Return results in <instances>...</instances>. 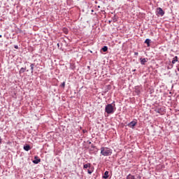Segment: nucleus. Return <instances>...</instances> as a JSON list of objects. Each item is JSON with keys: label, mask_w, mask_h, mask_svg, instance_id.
I'll list each match as a JSON object with an SVG mask.
<instances>
[{"label": "nucleus", "mask_w": 179, "mask_h": 179, "mask_svg": "<svg viewBox=\"0 0 179 179\" xmlns=\"http://www.w3.org/2000/svg\"><path fill=\"white\" fill-rule=\"evenodd\" d=\"M40 162H41V159L38 158L37 156H35L34 160L32 161V163H34V164H38Z\"/></svg>", "instance_id": "nucleus-5"}, {"label": "nucleus", "mask_w": 179, "mask_h": 179, "mask_svg": "<svg viewBox=\"0 0 179 179\" xmlns=\"http://www.w3.org/2000/svg\"><path fill=\"white\" fill-rule=\"evenodd\" d=\"M132 72H136V69H134Z\"/></svg>", "instance_id": "nucleus-24"}, {"label": "nucleus", "mask_w": 179, "mask_h": 179, "mask_svg": "<svg viewBox=\"0 0 179 179\" xmlns=\"http://www.w3.org/2000/svg\"><path fill=\"white\" fill-rule=\"evenodd\" d=\"M43 179H45V178H43Z\"/></svg>", "instance_id": "nucleus-28"}, {"label": "nucleus", "mask_w": 179, "mask_h": 179, "mask_svg": "<svg viewBox=\"0 0 179 179\" xmlns=\"http://www.w3.org/2000/svg\"><path fill=\"white\" fill-rule=\"evenodd\" d=\"M176 62H178V57L176 56L173 60H172V64H176Z\"/></svg>", "instance_id": "nucleus-11"}, {"label": "nucleus", "mask_w": 179, "mask_h": 179, "mask_svg": "<svg viewBox=\"0 0 179 179\" xmlns=\"http://www.w3.org/2000/svg\"><path fill=\"white\" fill-rule=\"evenodd\" d=\"M115 101L113 102V103H108L105 107V112H106L107 114H114V112L115 110L114 109V106H115V103H114Z\"/></svg>", "instance_id": "nucleus-1"}, {"label": "nucleus", "mask_w": 179, "mask_h": 179, "mask_svg": "<svg viewBox=\"0 0 179 179\" xmlns=\"http://www.w3.org/2000/svg\"><path fill=\"white\" fill-rule=\"evenodd\" d=\"M63 31H64V33L65 34H68V33H69L68 29H66V28H64V29H63Z\"/></svg>", "instance_id": "nucleus-16"}, {"label": "nucleus", "mask_w": 179, "mask_h": 179, "mask_svg": "<svg viewBox=\"0 0 179 179\" xmlns=\"http://www.w3.org/2000/svg\"><path fill=\"white\" fill-rule=\"evenodd\" d=\"M140 62L141 64V65H145V62H148V58H140Z\"/></svg>", "instance_id": "nucleus-7"}, {"label": "nucleus", "mask_w": 179, "mask_h": 179, "mask_svg": "<svg viewBox=\"0 0 179 179\" xmlns=\"http://www.w3.org/2000/svg\"><path fill=\"white\" fill-rule=\"evenodd\" d=\"M34 64H31L30 67H31V75H33V73H34Z\"/></svg>", "instance_id": "nucleus-10"}, {"label": "nucleus", "mask_w": 179, "mask_h": 179, "mask_svg": "<svg viewBox=\"0 0 179 179\" xmlns=\"http://www.w3.org/2000/svg\"><path fill=\"white\" fill-rule=\"evenodd\" d=\"M14 48H15L16 50H17V49L19 48V46H17V45H15L14 46Z\"/></svg>", "instance_id": "nucleus-20"}, {"label": "nucleus", "mask_w": 179, "mask_h": 179, "mask_svg": "<svg viewBox=\"0 0 179 179\" xmlns=\"http://www.w3.org/2000/svg\"><path fill=\"white\" fill-rule=\"evenodd\" d=\"M151 40L150 39H149V38H147V39H145V44H147V47H150V43H151Z\"/></svg>", "instance_id": "nucleus-8"}, {"label": "nucleus", "mask_w": 179, "mask_h": 179, "mask_svg": "<svg viewBox=\"0 0 179 179\" xmlns=\"http://www.w3.org/2000/svg\"><path fill=\"white\" fill-rule=\"evenodd\" d=\"M60 87H65V82H63L62 85H60Z\"/></svg>", "instance_id": "nucleus-19"}, {"label": "nucleus", "mask_w": 179, "mask_h": 179, "mask_svg": "<svg viewBox=\"0 0 179 179\" xmlns=\"http://www.w3.org/2000/svg\"><path fill=\"white\" fill-rule=\"evenodd\" d=\"M139 53H138V52H134V55H138Z\"/></svg>", "instance_id": "nucleus-22"}, {"label": "nucleus", "mask_w": 179, "mask_h": 179, "mask_svg": "<svg viewBox=\"0 0 179 179\" xmlns=\"http://www.w3.org/2000/svg\"><path fill=\"white\" fill-rule=\"evenodd\" d=\"M31 148L30 147V145H26L24 146V150H26V152H29Z\"/></svg>", "instance_id": "nucleus-9"}, {"label": "nucleus", "mask_w": 179, "mask_h": 179, "mask_svg": "<svg viewBox=\"0 0 179 179\" xmlns=\"http://www.w3.org/2000/svg\"><path fill=\"white\" fill-rule=\"evenodd\" d=\"M136 124H137L136 122H135V121H131V122H129V123L128 124V127H129V128L134 129V127L136 125Z\"/></svg>", "instance_id": "nucleus-6"}, {"label": "nucleus", "mask_w": 179, "mask_h": 179, "mask_svg": "<svg viewBox=\"0 0 179 179\" xmlns=\"http://www.w3.org/2000/svg\"><path fill=\"white\" fill-rule=\"evenodd\" d=\"M127 179H135V176H132L131 173H129L127 176Z\"/></svg>", "instance_id": "nucleus-14"}, {"label": "nucleus", "mask_w": 179, "mask_h": 179, "mask_svg": "<svg viewBox=\"0 0 179 179\" xmlns=\"http://www.w3.org/2000/svg\"><path fill=\"white\" fill-rule=\"evenodd\" d=\"M87 169H87L88 174H92V173L94 171V168L92 166V164L90 163H87L83 164V169L86 170Z\"/></svg>", "instance_id": "nucleus-3"}, {"label": "nucleus", "mask_w": 179, "mask_h": 179, "mask_svg": "<svg viewBox=\"0 0 179 179\" xmlns=\"http://www.w3.org/2000/svg\"><path fill=\"white\" fill-rule=\"evenodd\" d=\"M19 72L20 73H24V72H26V67L24 68L22 67Z\"/></svg>", "instance_id": "nucleus-15"}, {"label": "nucleus", "mask_w": 179, "mask_h": 179, "mask_svg": "<svg viewBox=\"0 0 179 179\" xmlns=\"http://www.w3.org/2000/svg\"><path fill=\"white\" fill-rule=\"evenodd\" d=\"M91 148L92 149V150H94V149L97 150V147H96L94 145L92 144L91 145Z\"/></svg>", "instance_id": "nucleus-17"}, {"label": "nucleus", "mask_w": 179, "mask_h": 179, "mask_svg": "<svg viewBox=\"0 0 179 179\" xmlns=\"http://www.w3.org/2000/svg\"><path fill=\"white\" fill-rule=\"evenodd\" d=\"M164 10H163V8L159 7L157 8V15H159V16H164Z\"/></svg>", "instance_id": "nucleus-4"}, {"label": "nucleus", "mask_w": 179, "mask_h": 179, "mask_svg": "<svg viewBox=\"0 0 179 179\" xmlns=\"http://www.w3.org/2000/svg\"><path fill=\"white\" fill-rule=\"evenodd\" d=\"M1 37H2V35H0V38H1Z\"/></svg>", "instance_id": "nucleus-27"}, {"label": "nucleus", "mask_w": 179, "mask_h": 179, "mask_svg": "<svg viewBox=\"0 0 179 179\" xmlns=\"http://www.w3.org/2000/svg\"><path fill=\"white\" fill-rule=\"evenodd\" d=\"M103 178H104V179L108 178V171H105V173L103 176Z\"/></svg>", "instance_id": "nucleus-12"}, {"label": "nucleus", "mask_w": 179, "mask_h": 179, "mask_svg": "<svg viewBox=\"0 0 179 179\" xmlns=\"http://www.w3.org/2000/svg\"><path fill=\"white\" fill-rule=\"evenodd\" d=\"M101 50L103 52H107V51H108V47L103 46Z\"/></svg>", "instance_id": "nucleus-13"}, {"label": "nucleus", "mask_w": 179, "mask_h": 179, "mask_svg": "<svg viewBox=\"0 0 179 179\" xmlns=\"http://www.w3.org/2000/svg\"><path fill=\"white\" fill-rule=\"evenodd\" d=\"M88 143H89V145H92V142L91 141H89Z\"/></svg>", "instance_id": "nucleus-25"}, {"label": "nucleus", "mask_w": 179, "mask_h": 179, "mask_svg": "<svg viewBox=\"0 0 179 179\" xmlns=\"http://www.w3.org/2000/svg\"><path fill=\"white\" fill-rule=\"evenodd\" d=\"M136 93H137L138 95L141 94V90L136 89Z\"/></svg>", "instance_id": "nucleus-18"}, {"label": "nucleus", "mask_w": 179, "mask_h": 179, "mask_svg": "<svg viewBox=\"0 0 179 179\" xmlns=\"http://www.w3.org/2000/svg\"><path fill=\"white\" fill-rule=\"evenodd\" d=\"M101 155H102V156H111V155H113V150H111V148L101 147Z\"/></svg>", "instance_id": "nucleus-2"}, {"label": "nucleus", "mask_w": 179, "mask_h": 179, "mask_svg": "<svg viewBox=\"0 0 179 179\" xmlns=\"http://www.w3.org/2000/svg\"><path fill=\"white\" fill-rule=\"evenodd\" d=\"M83 134H86V132H87V130L83 129Z\"/></svg>", "instance_id": "nucleus-21"}, {"label": "nucleus", "mask_w": 179, "mask_h": 179, "mask_svg": "<svg viewBox=\"0 0 179 179\" xmlns=\"http://www.w3.org/2000/svg\"><path fill=\"white\" fill-rule=\"evenodd\" d=\"M57 47H59V43H57Z\"/></svg>", "instance_id": "nucleus-26"}, {"label": "nucleus", "mask_w": 179, "mask_h": 179, "mask_svg": "<svg viewBox=\"0 0 179 179\" xmlns=\"http://www.w3.org/2000/svg\"><path fill=\"white\" fill-rule=\"evenodd\" d=\"M171 68H173V65L171 67H168V69H171Z\"/></svg>", "instance_id": "nucleus-23"}]
</instances>
